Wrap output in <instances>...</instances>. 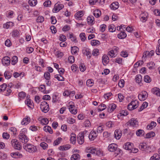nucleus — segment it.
Here are the masks:
<instances>
[{
  "label": "nucleus",
  "mask_w": 160,
  "mask_h": 160,
  "mask_svg": "<svg viewBox=\"0 0 160 160\" xmlns=\"http://www.w3.org/2000/svg\"><path fill=\"white\" fill-rule=\"evenodd\" d=\"M23 147L26 151L30 152L33 153L37 150L36 147L31 144H25L23 145Z\"/></svg>",
  "instance_id": "1"
},
{
  "label": "nucleus",
  "mask_w": 160,
  "mask_h": 160,
  "mask_svg": "<svg viewBox=\"0 0 160 160\" xmlns=\"http://www.w3.org/2000/svg\"><path fill=\"white\" fill-rule=\"evenodd\" d=\"M24 131H25V130L22 129L18 136V137L21 142L26 144L28 141L29 139L27 136L23 133Z\"/></svg>",
  "instance_id": "2"
},
{
  "label": "nucleus",
  "mask_w": 160,
  "mask_h": 160,
  "mask_svg": "<svg viewBox=\"0 0 160 160\" xmlns=\"http://www.w3.org/2000/svg\"><path fill=\"white\" fill-rule=\"evenodd\" d=\"M40 107L42 111L44 113L47 112L49 109V105L45 101L42 102L41 103Z\"/></svg>",
  "instance_id": "3"
},
{
  "label": "nucleus",
  "mask_w": 160,
  "mask_h": 160,
  "mask_svg": "<svg viewBox=\"0 0 160 160\" xmlns=\"http://www.w3.org/2000/svg\"><path fill=\"white\" fill-rule=\"evenodd\" d=\"M87 132V131H84L78 134V140L79 144L81 145L84 142V135L85 134H86Z\"/></svg>",
  "instance_id": "4"
},
{
  "label": "nucleus",
  "mask_w": 160,
  "mask_h": 160,
  "mask_svg": "<svg viewBox=\"0 0 160 160\" xmlns=\"http://www.w3.org/2000/svg\"><path fill=\"white\" fill-rule=\"evenodd\" d=\"M129 125L132 127H136L138 126V121L134 118H132L125 124L126 126H128Z\"/></svg>",
  "instance_id": "5"
},
{
  "label": "nucleus",
  "mask_w": 160,
  "mask_h": 160,
  "mask_svg": "<svg viewBox=\"0 0 160 160\" xmlns=\"http://www.w3.org/2000/svg\"><path fill=\"white\" fill-rule=\"evenodd\" d=\"M11 142L15 149L19 150L21 148V145L20 143L18 142L17 140L15 139H12L11 141Z\"/></svg>",
  "instance_id": "6"
},
{
  "label": "nucleus",
  "mask_w": 160,
  "mask_h": 160,
  "mask_svg": "<svg viewBox=\"0 0 160 160\" xmlns=\"http://www.w3.org/2000/svg\"><path fill=\"white\" fill-rule=\"evenodd\" d=\"M148 97V93L146 92H142L138 95V98L140 100L143 101L145 100Z\"/></svg>",
  "instance_id": "7"
},
{
  "label": "nucleus",
  "mask_w": 160,
  "mask_h": 160,
  "mask_svg": "<svg viewBox=\"0 0 160 160\" xmlns=\"http://www.w3.org/2000/svg\"><path fill=\"white\" fill-rule=\"evenodd\" d=\"M64 7V5L62 4H60V2H58L55 5V7L53 9V12H58L62 9Z\"/></svg>",
  "instance_id": "8"
},
{
  "label": "nucleus",
  "mask_w": 160,
  "mask_h": 160,
  "mask_svg": "<svg viewBox=\"0 0 160 160\" xmlns=\"http://www.w3.org/2000/svg\"><path fill=\"white\" fill-rule=\"evenodd\" d=\"M97 133L94 131H91L89 135V139L91 140H94L98 136Z\"/></svg>",
  "instance_id": "9"
},
{
  "label": "nucleus",
  "mask_w": 160,
  "mask_h": 160,
  "mask_svg": "<svg viewBox=\"0 0 160 160\" xmlns=\"http://www.w3.org/2000/svg\"><path fill=\"white\" fill-rule=\"evenodd\" d=\"M2 62L4 65L8 66L10 63V59L8 57H4L2 59Z\"/></svg>",
  "instance_id": "10"
},
{
  "label": "nucleus",
  "mask_w": 160,
  "mask_h": 160,
  "mask_svg": "<svg viewBox=\"0 0 160 160\" xmlns=\"http://www.w3.org/2000/svg\"><path fill=\"white\" fill-rule=\"evenodd\" d=\"M117 145L115 143H112L109 145L108 147V149L110 152H114L115 149L117 148Z\"/></svg>",
  "instance_id": "11"
},
{
  "label": "nucleus",
  "mask_w": 160,
  "mask_h": 160,
  "mask_svg": "<svg viewBox=\"0 0 160 160\" xmlns=\"http://www.w3.org/2000/svg\"><path fill=\"white\" fill-rule=\"evenodd\" d=\"M154 53V51L153 50H152L150 52L148 51H146L144 52L142 58L143 57L146 58L147 57H151L153 55Z\"/></svg>",
  "instance_id": "12"
},
{
  "label": "nucleus",
  "mask_w": 160,
  "mask_h": 160,
  "mask_svg": "<svg viewBox=\"0 0 160 160\" xmlns=\"http://www.w3.org/2000/svg\"><path fill=\"white\" fill-rule=\"evenodd\" d=\"M88 23L90 25H92L94 23V18L92 16L88 17L87 18Z\"/></svg>",
  "instance_id": "13"
},
{
  "label": "nucleus",
  "mask_w": 160,
  "mask_h": 160,
  "mask_svg": "<svg viewBox=\"0 0 160 160\" xmlns=\"http://www.w3.org/2000/svg\"><path fill=\"white\" fill-rule=\"evenodd\" d=\"M122 136V133L121 131H119L118 130H115L114 136L117 139H119Z\"/></svg>",
  "instance_id": "14"
},
{
  "label": "nucleus",
  "mask_w": 160,
  "mask_h": 160,
  "mask_svg": "<svg viewBox=\"0 0 160 160\" xmlns=\"http://www.w3.org/2000/svg\"><path fill=\"white\" fill-rule=\"evenodd\" d=\"M152 92L153 94L158 96H160V89L159 88H154L152 89Z\"/></svg>",
  "instance_id": "15"
},
{
  "label": "nucleus",
  "mask_w": 160,
  "mask_h": 160,
  "mask_svg": "<svg viewBox=\"0 0 160 160\" xmlns=\"http://www.w3.org/2000/svg\"><path fill=\"white\" fill-rule=\"evenodd\" d=\"M118 2H113L110 5V7L112 9L115 10L118 8Z\"/></svg>",
  "instance_id": "16"
},
{
  "label": "nucleus",
  "mask_w": 160,
  "mask_h": 160,
  "mask_svg": "<svg viewBox=\"0 0 160 160\" xmlns=\"http://www.w3.org/2000/svg\"><path fill=\"white\" fill-rule=\"evenodd\" d=\"M116 105L115 104H110L108 108V112H112L116 108Z\"/></svg>",
  "instance_id": "17"
},
{
  "label": "nucleus",
  "mask_w": 160,
  "mask_h": 160,
  "mask_svg": "<svg viewBox=\"0 0 160 160\" xmlns=\"http://www.w3.org/2000/svg\"><path fill=\"white\" fill-rule=\"evenodd\" d=\"M82 53L87 56L88 57L90 58L91 56V54L88 49H85L82 51Z\"/></svg>",
  "instance_id": "18"
},
{
  "label": "nucleus",
  "mask_w": 160,
  "mask_h": 160,
  "mask_svg": "<svg viewBox=\"0 0 160 160\" xmlns=\"http://www.w3.org/2000/svg\"><path fill=\"white\" fill-rule=\"evenodd\" d=\"M133 144L130 142H128L125 144L123 147L126 150H130L132 148V145Z\"/></svg>",
  "instance_id": "19"
},
{
  "label": "nucleus",
  "mask_w": 160,
  "mask_h": 160,
  "mask_svg": "<svg viewBox=\"0 0 160 160\" xmlns=\"http://www.w3.org/2000/svg\"><path fill=\"white\" fill-rule=\"evenodd\" d=\"M102 62L103 63V64L105 63V64H108L109 61V58L106 55H104L102 57Z\"/></svg>",
  "instance_id": "20"
},
{
  "label": "nucleus",
  "mask_w": 160,
  "mask_h": 160,
  "mask_svg": "<svg viewBox=\"0 0 160 160\" xmlns=\"http://www.w3.org/2000/svg\"><path fill=\"white\" fill-rule=\"evenodd\" d=\"M83 16L82 11H80L77 12L75 15V18L78 20L81 19V17Z\"/></svg>",
  "instance_id": "21"
},
{
  "label": "nucleus",
  "mask_w": 160,
  "mask_h": 160,
  "mask_svg": "<svg viewBox=\"0 0 160 160\" xmlns=\"http://www.w3.org/2000/svg\"><path fill=\"white\" fill-rule=\"evenodd\" d=\"M70 140L71 142L73 144L75 143L76 142V135L73 133H71Z\"/></svg>",
  "instance_id": "22"
},
{
  "label": "nucleus",
  "mask_w": 160,
  "mask_h": 160,
  "mask_svg": "<svg viewBox=\"0 0 160 160\" xmlns=\"http://www.w3.org/2000/svg\"><path fill=\"white\" fill-rule=\"evenodd\" d=\"M75 106L72 105H70L69 108L70 112L72 114H75L77 113V109L74 110Z\"/></svg>",
  "instance_id": "23"
},
{
  "label": "nucleus",
  "mask_w": 160,
  "mask_h": 160,
  "mask_svg": "<svg viewBox=\"0 0 160 160\" xmlns=\"http://www.w3.org/2000/svg\"><path fill=\"white\" fill-rule=\"evenodd\" d=\"M25 103L28 106L31 108H33L34 107L33 103L31 102L30 99H27L25 101Z\"/></svg>",
  "instance_id": "24"
},
{
  "label": "nucleus",
  "mask_w": 160,
  "mask_h": 160,
  "mask_svg": "<svg viewBox=\"0 0 160 160\" xmlns=\"http://www.w3.org/2000/svg\"><path fill=\"white\" fill-rule=\"evenodd\" d=\"M157 124L156 122L154 121H152L150 125H148L147 127V128L148 129L151 130L155 127L156 126Z\"/></svg>",
  "instance_id": "25"
},
{
  "label": "nucleus",
  "mask_w": 160,
  "mask_h": 160,
  "mask_svg": "<svg viewBox=\"0 0 160 160\" xmlns=\"http://www.w3.org/2000/svg\"><path fill=\"white\" fill-rule=\"evenodd\" d=\"M30 118L28 117L24 118L21 122L22 125H27L30 122Z\"/></svg>",
  "instance_id": "26"
},
{
  "label": "nucleus",
  "mask_w": 160,
  "mask_h": 160,
  "mask_svg": "<svg viewBox=\"0 0 160 160\" xmlns=\"http://www.w3.org/2000/svg\"><path fill=\"white\" fill-rule=\"evenodd\" d=\"M44 130L46 132H48L50 133H52L53 132L52 130L51 127L48 126H46L43 128Z\"/></svg>",
  "instance_id": "27"
},
{
  "label": "nucleus",
  "mask_w": 160,
  "mask_h": 160,
  "mask_svg": "<svg viewBox=\"0 0 160 160\" xmlns=\"http://www.w3.org/2000/svg\"><path fill=\"white\" fill-rule=\"evenodd\" d=\"M80 159V156L78 154H75L72 155L71 158V160H78Z\"/></svg>",
  "instance_id": "28"
},
{
  "label": "nucleus",
  "mask_w": 160,
  "mask_h": 160,
  "mask_svg": "<svg viewBox=\"0 0 160 160\" xmlns=\"http://www.w3.org/2000/svg\"><path fill=\"white\" fill-rule=\"evenodd\" d=\"M144 132L143 130L139 129L136 132V134L138 136H142L144 135Z\"/></svg>",
  "instance_id": "29"
},
{
  "label": "nucleus",
  "mask_w": 160,
  "mask_h": 160,
  "mask_svg": "<svg viewBox=\"0 0 160 160\" xmlns=\"http://www.w3.org/2000/svg\"><path fill=\"white\" fill-rule=\"evenodd\" d=\"M71 53L72 54H75L79 51V48L77 46L71 47Z\"/></svg>",
  "instance_id": "30"
},
{
  "label": "nucleus",
  "mask_w": 160,
  "mask_h": 160,
  "mask_svg": "<svg viewBox=\"0 0 160 160\" xmlns=\"http://www.w3.org/2000/svg\"><path fill=\"white\" fill-rule=\"evenodd\" d=\"M126 36V34L125 32L122 31L120 33L118 34V37L120 39L124 38Z\"/></svg>",
  "instance_id": "31"
},
{
  "label": "nucleus",
  "mask_w": 160,
  "mask_h": 160,
  "mask_svg": "<svg viewBox=\"0 0 160 160\" xmlns=\"http://www.w3.org/2000/svg\"><path fill=\"white\" fill-rule=\"evenodd\" d=\"M101 14V12L99 10H96L94 11L93 15L96 18H98L100 16Z\"/></svg>",
  "instance_id": "32"
},
{
  "label": "nucleus",
  "mask_w": 160,
  "mask_h": 160,
  "mask_svg": "<svg viewBox=\"0 0 160 160\" xmlns=\"http://www.w3.org/2000/svg\"><path fill=\"white\" fill-rule=\"evenodd\" d=\"M147 145L145 143H140L139 146V148L142 151H145Z\"/></svg>",
  "instance_id": "33"
},
{
  "label": "nucleus",
  "mask_w": 160,
  "mask_h": 160,
  "mask_svg": "<svg viewBox=\"0 0 160 160\" xmlns=\"http://www.w3.org/2000/svg\"><path fill=\"white\" fill-rule=\"evenodd\" d=\"M155 136V133L153 132H151L148 133L146 135L145 138H150L154 137Z\"/></svg>",
  "instance_id": "34"
},
{
  "label": "nucleus",
  "mask_w": 160,
  "mask_h": 160,
  "mask_svg": "<svg viewBox=\"0 0 160 160\" xmlns=\"http://www.w3.org/2000/svg\"><path fill=\"white\" fill-rule=\"evenodd\" d=\"M135 79L136 82L139 83L141 82L142 79V76L140 74L137 75L135 78Z\"/></svg>",
  "instance_id": "35"
},
{
  "label": "nucleus",
  "mask_w": 160,
  "mask_h": 160,
  "mask_svg": "<svg viewBox=\"0 0 160 160\" xmlns=\"http://www.w3.org/2000/svg\"><path fill=\"white\" fill-rule=\"evenodd\" d=\"M13 26V23L12 22H7L4 25V28L7 29L8 28L10 27Z\"/></svg>",
  "instance_id": "36"
},
{
  "label": "nucleus",
  "mask_w": 160,
  "mask_h": 160,
  "mask_svg": "<svg viewBox=\"0 0 160 160\" xmlns=\"http://www.w3.org/2000/svg\"><path fill=\"white\" fill-rule=\"evenodd\" d=\"M18 61V58L16 56H13L12 58L11 63L13 65H15Z\"/></svg>",
  "instance_id": "37"
},
{
  "label": "nucleus",
  "mask_w": 160,
  "mask_h": 160,
  "mask_svg": "<svg viewBox=\"0 0 160 160\" xmlns=\"http://www.w3.org/2000/svg\"><path fill=\"white\" fill-rule=\"evenodd\" d=\"M37 0H29L28 1V3L31 6H34L37 4Z\"/></svg>",
  "instance_id": "38"
},
{
  "label": "nucleus",
  "mask_w": 160,
  "mask_h": 160,
  "mask_svg": "<svg viewBox=\"0 0 160 160\" xmlns=\"http://www.w3.org/2000/svg\"><path fill=\"white\" fill-rule=\"evenodd\" d=\"M93 84V82L92 79H88L86 82L87 85L89 87H91Z\"/></svg>",
  "instance_id": "39"
},
{
  "label": "nucleus",
  "mask_w": 160,
  "mask_h": 160,
  "mask_svg": "<svg viewBox=\"0 0 160 160\" xmlns=\"http://www.w3.org/2000/svg\"><path fill=\"white\" fill-rule=\"evenodd\" d=\"M108 30L109 32H113L116 30V28L114 25H111L108 26Z\"/></svg>",
  "instance_id": "40"
},
{
  "label": "nucleus",
  "mask_w": 160,
  "mask_h": 160,
  "mask_svg": "<svg viewBox=\"0 0 160 160\" xmlns=\"http://www.w3.org/2000/svg\"><path fill=\"white\" fill-rule=\"evenodd\" d=\"M44 77L45 79L47 80H48L50 79V75L48 72H46L44 73Z\"/></svg>",
  "instance_id": "41"
},
{
  "label": "nucleus",
  "mask_w": 160,
  "mask_h": 160,
  "mask_svg": "<svg viewBox=\"0 0 160 160\" xmlns=\"http://www.w3.org/2000/svg\"><path fill=\"white\" fill-rule=\"evenodd\" d=\"M144 81L147 83H149L151 81V79L148 75H146L144 78Z\"/></svg>",
  "instance_id": "42"
},
{
  "label": "nucleus",
  "mask_w": 160,
  "mask_h": 160,
  "mask_svg": "<svg viewBox=\"0 0 160 160\" xmlns=\"http://www.w3.org/2000/svg\"><path fill=\"white\" fill-rule=\"evenodd\" d=\"M134 108H136L137 107V105L138 104V102L136 100L132 101L130 103Z\"/></svg>",
  "instance_id": "43"
},
{
  "label": "nucleus",
  "mask_w": 160,
  "mask_h": 160,
  "mask_svg": "<svg viewBox=\"0 0 160 160\" xmlns=\"http://www.w3.org/2000/svg\"><path fill=\"white\" fill-rule=\"evenodd\" d=\"M100 43V42L98 40H93L91 42V44L92 46H96L98 44L99 45Z\"/></svg>",
  "instance_id": "44"
},
{
  "label": "nucleus",
  "mask_w": 160,
  "mask_h": 160,
  "mask_svg": "<svg viewBox=\"0 0 160 160\" xmlns=\"http://www.w3.org/2000/svg\"><path fill=\"white\" fill-rule=\"evenodd\" d=\"M48 120L47 118H43L41 120V123L43 125L47 124L48 123Z\"/></svg>",
  "instance_id": "45"
},
{
  "label": "nucleus",
  "mask_w": 160,
  "mask_h": 160,
  "mask_svg": "<svg viewBox=\"0 0 160 160\" xmlns=\"http://www.w3.org/2000/svg\"><path fill=\"white\" fill-rule=\"evenodd\" d=\"M55 78L59 81H63L64 80V78L60 74L59 75V76L57 75H55Z\"/></svg>",
  "instance_id": "46"
},
{
  "label": "nucleus",
  "mask_w": 160,
  "mask_h": 160,
  "mask_svg": "<svg viewBox=\"0 0 160 160\" xmlns=\"http://www.w3.org/2000/svg\"><path fill=\"white\" fill-rule=\"evenodd\" d=\"M40 88L42 90V91L44 93H49L48 92H47L46 91H45V86L44 85H41L40 86Z\"/></svg>",
  "instance_id": "47"
},
{
  "label": "nucleus",
  "mask_w": 160,
  "mask_h": 160,
  "mask_svg": "<svg viewBox=\"0 0 160 160\" xmlns=\"http://www.w3.org/2000/svg\"><path fill=\"white\" fill-rule=\"evenodd\" d=\"M12 35L13 37H18L19 35V32L17 30H13L12 32Z\"/></svg>",
  "instance_id": "48"
},
{
  "label": "nucleus",
  "mask_w": 160,
  "mask_h": 160,
  "mask_svg": "<svg viewBox=\"0 0 160 160\" xmlns=\"http://www.w3.org/2000/svg\"><path fill=\"white\" fill-rule=\"evenodd\" d=\"M4 76L5 78L7 79H10L11 77V74L8 72H4Z\"/></svg>",
  "instance_id": "49"
},
{
  "label": "nucleus",
  "mask_w": 160,
  "mask_h": 160,
  "mask_svg": "<svg viewBox=\"0 0 160 160\" xmlns=\"http://www.w3.org/2000/svg\"><path fill=\"white\" fill-rule=\"evenodd\" d=\"M44 21V18L42 16H39L36 19L38 22L42 23Z\"/></svg>",
  "instance_id": "50"
},
{
  "label": "nucleus",
  "mask_w": 160,
  "mask_h": 160,
  "mask_svg": "<svg viewBox=\"0 0 160 160\" xmlns=\"http://www.w3.org/2000/svg\"><path fill=\"white\" fill-rule=\"evenodd\" d=\"M80 37L82 41H84L86 39L85 34L84 33L82 32L80 34Z\"/></svg>",
  "instance_id": "51"
},
{
  "label": "nucleus",
  "mask_w": 160,
  "mask_h": 160,
  "mask_svg": "<svg viewBox=\"0 0 160 160\" xmlns=\"http://www.w3.org/2000/svg\"><path fill=\"white\" fill-rule=\"evenodd\" d=\"M11 156L14 158H16L17 156H22V155L21 154H20L18 152H12L11 153Z\"/></svg>",
  "instance_id": "52"
},
{
  "label": "nucleus",
  "mask_w": 160,
  "mask_h": 160,
  "mask_svg": "<svg viewBox=\"0 0 160 160\" xmlns=\"http://www.w3.org/2000/svg\"><path fill=\"white\" fill-rule=\"evenodd\" d=\"M141 18H140V20L142 22H145L147 21V16L146 15H145L143 16L142 14L141 15Z\"/></svg>",
  "instance_id": "53"
},
{
  "label": "nucleus",
  "mask_w": 160,
  "mask_h": 160,
  "mask_svg": "<svg viewBox=\"0 0 160 160\" xmlns=\"http://www.w3.org/2000/svg\"><path fill=\"white\" fill-rule=\"evenodd\" d=\"M62 140V138H61L59 137L54 142V145H57L59 144L60 143Z\"/></svg>",
  "instance_id": "54"
},
{
  "label": "nucleus",
  "mask_w": 160,
  "mask_h": 160,
  "mask_svg": "<svg viewBox=\"0 0 160 160\" xmlns=\"http://www.w3.org/2000/svg\"><path fill=\"white\" fill-rule=\"evenodd\" d=\"M51 2L50 1L48 0L44 2L43 3V5L46 7H49L51 5Z\"/></svg>",
  "instance_id": "55"
},
{
  "label": "nucleus",
  "mask_w": 160,
  "mask_h": 160,
  "mask_svg": "<svg viewBox=\"0 0 160 160\" xmlns=\"http://www.w3.org/2000/svg\"><path fill=\"white\" fill-rule=\"evenodd\" d=\"M115 156H117L118 154L121 153L122 152V151L119 148H117V149H115Z\"/></svg>",
  "instance_id": "56"
},
{
  "label": "nucleus",
  "mask_w": 160,
  "mask_h": 160,
  "mask_svg": "<svg viewBox=\"0 0 160 160\" xmlns=\"http://www.w3.org/2000/svg\"><path fill=\"white\" fill-rule=\"evenodd\" d=\"M89 150V152L92 154H96L98 155V152L97 151L95 148H91Z\"/></svg>",
  "instance_id": "57"
},
{
  "label": "nucleus",
  "mask_w": 160,
  "mask_h": 160,
  "mask_svg": "<svg viewBox=\"0 0 160 160\" xmlns=\"http://www.w3.org/2000/svg\"><path fill=\"white\" fill-rule=\"evenodd\" d=\"M79 68L81 71L83 72L86 69L85 65H84L83 64H81L80 65Z\"/></svg>",
  "instance_id": "58"
},
{
  "label": "nucleus",
  "mask_w": 160,
  "mask_h": 160,
  "mask_svg": "<svg viewBox=\"0 0 160 160\" xmlns=\"http://www.w3.org/2000/svg\"><path fill=\"white\" fill-rule=\"evenodd\" d=\"M40 146H41L43 149H46L48 147V144L45 142H42L40 143Z\"/></svg>",
  "instance_id": "59"
},
{
  "label": "nucleus",
  "mask_w": 160,
  "mask_h": 160,
  "mask_svg": "<svg viewBox=\"0 0 160 160\" xmlns=\"http://www.w3.org/2000/svg\"><path fill=\"white\" fill-rule=\"evenodd\" d=\"M143 63V62L142 60H139L137 62L135 63L134 65V66L135 68L138 67V66H139L140 64L141 65Z\"/></svg>",
  "instance_id": "60"
},
{
  "label": "nucleus",
  "mask_w": 160,
  "mask_h": 160,
  "mask_svg": "<svg viewBox=\"0 0 160 160\" xmlns=\"http://www.w3.org/2000/svg\"><path fill=\"white\" fill-rule=\"evenodd\" d=\"M74 56H71L69 57L68 61L70 63H72L74 62Z\"/></svg>",
  "instance_id": "61"
},
{
  "label": "nucleus",
  "mask_w": 160,
  "mask_h": 160,
  "mask_svg": "<svg viewBox=\"0 0 160 160\" xmlns=\"http://www.w3.org/2000/svg\"><path fill=\"white\" fill-rule=\"evenodd\" d=\"M124 81L123 80H121L119 82L118 84L120 88H123L124 86Z\"/></svg>",
  "instance_id": "62"
},
{
  "label": "nucleus",
  "mask_w": 160,
  "mask_h": 160,
  "mask_svg": "<svg viewBox=\"0 0 160 160\" xmlns=\"http://www.w3.org/2000/svg\"><path fill=\"white\" fill-rule=\"evenodd\" d=\"M18 96L20 98H24L26 96V93L23 92H21L19 93Z\"/></svg>",
  "instance_id": "63"
},
{
  "label": "nucleus",
  "mask_w": 160,
  "mask_h": 160,
  "mask_svg": "<svg viewBox=\"0 0 160 160\" xmlns=\"http://www.w3.org/2000/svg\"><path fill=\"white\" fill-rule=\"evenodd\" d=\"M121 55L122 57L126 58L128 56V54L126 51H123L121 52Z\"/></svg>",
  "instance_id": "64"
}]
</instances>
